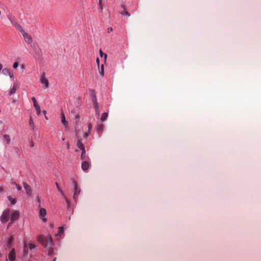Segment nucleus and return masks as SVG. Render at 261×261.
Instances as JSON below:
<instances>
[{"label":"nucleus","mask_w":261,"mask_h":261,"mask_svg":"<svg viewBox=\"0 0 261 261\" xmlns=\"http://www.w3.org/2000/svg\"><path fill=\"white\" fill-rule=\"evenodd\" d=\"M37 240L45 247H47L48 245L52 246L53 244L52 238L49 234L47 236L39 235Z\"/></svg>","instance_id":"1"},{"label":"nucleus","mask_w":261,"mask_h":261,"mask_svg":"<svg viewBox=\"0 0 261 261\" xmlns=\"http://www.w3.org/2000/svg\"><path fill=\"white\" fill-rule=\"evenodd\" d=\"M73 184L74 185V194H73V199L74 201L76 202L78 199V196L81 192V189L79 187L77 182L73 180Z\"/></svg>","instance_id":"2"},{"label":"nucleus","mask_w":261,"mask_h":261,"mask_svg":"<svg viewBox=\"0 0 261 261\" xmlns=\"http://www.w3.org/2000/svg\"><path fill=\"white\" fill-rule=\"evenodd\" d=\"M10 211L9 209H7L3 212L0 218L2 223H6L9 220L10 215Z\"/></svg>","instance_id":"3"},{"label":"nucleus","mask_w":261,"mask_h":261,"mask_svg":"<svg viewBox=\"0 0 261 261\" xmlns=\"http://www.w3.org/2000/svg\"><path fill=\"white\" fill-rule=\"evenodd\" d=\"M23 37L24 41L29 44H32L33 42V39L31 37V36L28 33H26L23 29H22V31H20Z\"/></svg>","instance_id":"4"},{"label":"nucleus","mask_w":261,"mask_h":261,"mask_svg":"<svg viewBox=\"0 0 261 261\" xmlns=\"http://www.w3.org/2000/svg\"><path fill=\"white\" fill-rule=\"evenodd\" d=\"M19 217V213L18 211L15 210L14 211L11 215L10 218V223H13L14 221L18 219Z\"/></svg>","instance_id":"5"},{"label":"nucleus","mask_w":261,"mask_h":261,"mask_svg":"<svg viewBox=\"0 0 261 261\" xmlns=\"http://www.w3.org/2000/svg\"><path fill=\"white\" fill-rule=\"evenodd\" d=\"M45 73L43 72L42 73L40 77V82L41 83L44 85L45 88H47L49 86V83L48 80L45 77Z\"/></svg>","instance_id":"6"},{"label":"nucleus","mask_w":261,"mask_h":261,"mask_svg":"<svg viewBox=\"0 0 261 261\" xmlns=\"http://www.w3.org/2000/svg\"><path fill=\"white\" fill-rule=\"evenodd\" d=\"M22 184L26 191L27 194L29 196H31L32 195V190L30 186L25 182H23Z\"/></svg>","instance_id":"7"},{"label":"nucleus","mask_w":261,"mask_h":261,"mask_svg":"<svg viewBox=\"0 0 261 261\" xmlns=\"http://www.w3.org/2000/svg\"><path fill=\"white\" fill-rule=\"evenodd\" d=\"M32 100L34 103V106L37 111V114L39 115L41 112L40 106L37 103V100L35 97H32Z\"/></svg>","instance_id":"8"},{"label":"nucleus","mask_w":261,"mask_h":261,"mask_svg":"<svg viewBox=\"0 0 261 261\" xmlns=\"http://www.w3.org/2000/svg\"><path fill=\"white\" fill-rule=\"evenodd\" d=\"M8 257L10 260L14 261L16 258L15 251L14 248H12L8 254Z\"/></svg>","instance_id":"9"},{"label":"nucleus","mask_w":261,"mask_h":261,"mask_svg":"<svg viewBox=\"0 0 261 261\" xmlns=\"http://www.w3.org/2000/svg\"><path fill=\"white\" fill-rule=\"evenodd\" d=\"M11 24L15 27L19 31H22L21 26L17 22V20L15 18L13 21H11Z\"/></svg>","instance_id":"10"},{"label":"nucleus","mask_w":261,"mask_h":261,"mask_svg":"<svg viewBox=\"0 0 261 261\" xmlns=\"http://www.w3.org/2000/svg\"><path fill=\"white\" fill-rule=\"evenodd\" d=\"M90 166V164L89 162L84 161L82 164V169L83 171H86L89 169Z\"/></svg>","instance_id":"11"},{"label":"nucleus","mask_w":261,"mask_h":261,"mask_svg":"<svg viewBox=\"0 0 261 261\" xmlns=\"http://www.w3.org/2000/svg\"><path fill=\"white\" fill-rule=\"evenodd\" d=\"M61 122L64 126H67L68 124V122L65 120V116L63 112H61Z\"/></svg>","instance_id":"12"},{"label":"nucleus","mask_w":261,"mask_h":261,"mask_svg":"<svg viewBox=\"0 0 261 261\" xmlns=\"http://www.w3.org/2000/svg\"><path fill=\"white\" fill-rule=\"evenodd\" d=\"M76 146H77V147L79 148H80L82 150H85V146H84V144L82 143L81 140H79L77 141V143H76Z\"/></svg>","instance_id":"13"},{"label":"nucleus","mask_w":261,"mask_h":261,"mask_svg":"<svg viewBox=\"0 0 261 261\" xmlns=\"http://www.w3.org/2000/svg\"><path fill=\"white\" fill-rule=\"evenodd\" d=\"M92 101L93 103V106H94V108L95 110L98 109V103L97 101V99H96L95 95H94V97L92 99Z\"/></svg>","instance_id":"14"},{"label":"nucleus","mask_w":261,"mask_h":261,"mask_svg":"<svg viewBox=\"0 0 261 261\" xmlns=\"http://www.w3.org/2000/svg\"><path fill=\"white\" fill-rule=\"evenodd\" d=\"M18 85L17 83H15L12 87V88L11 89L10 91V94L12 95L14 94L16 92V89L17 88Z\"/></svg>","instance_id":"15"},{"label":"nucleus","mask_w":261,"mask_h":261,"mask_svg":"<svg viewBox=\"0 0 261 261\" xmlns=\"http://www.w3.org/2000/svg\"><path fill=\"white\" fill-rule=\"evenodd\" d=\"M122 8H123V11L120 12V13L123 15H126L127 16H129L130 14H129V13L128 12H127L126 11L124 6L122 5Z\"/></svg>","instance_id":"16"},{"label":"nucleus","mask_w":261,"mask_h":261,"mask_svg":"<svg viewBox=\"0 0 261 261\" xmlns=\"http://www.w3.org/2000/svg\"><path fill=\"white\" fill-rule=\"evenodd\" d=\"M39 214L41 217H44L46 214V211L45 209H44L43 208H40V211H39Z\"/></svg>","instance_id":"17"},{"label":"nucleus","mask_w":261,"mask_h":261,"mask_svg":"<svg viewBox=\"0 0 261 261\" xmlns=\"http://www.w3.org/2000/svg\"><path fill=\"white\" fill-rule=\"evenodd\" d=\"M99 68V74L101 75V76H103L104 75V66L103 64L101 65L100 67H98Z\"/></svg>","instance_id":"18"},{"label":"nucleus","mask_w":261,"mask_h":261,"mask_svg":"<svg viewBox=\"0 0 261 261\" xmlns=\"http://www.w3.org/2000/svg\"><path fill=\"white\" fill-rule=\"evenodd\" d=\"M103 125L102 124H97V130L98 133H101L103 131Z\"/></svg>","instance_id":"19"},{"label":"nucleus","mask_w":261,"mask_h":261,"mask_svg":"<svg viewBox=\"0 0 261 261\" xmlns=\"http://www.w3.org/2000/svg\"><path fill=\"white\" fill-rule=\"evenodd\" d=\"M28 254V248L27 247L26 243H24L23 246V254L24 256L27 255Z\"/></svg>","instance_id":"20"},{"label":"nucleus","mask_w":261,"mask_h":261,"mask_svg":"<svg viewBox=\"0 0 261 261\" xmlns=\"http://www.w3.org/2000/svg\"><path fill=\"white\" fill-rule=\"evenodd\" d=\"M29 125L32 129H33V130L34 129L35 126H34V123L33 121V119H32V118L31 116H30V119H29Z\"/></svg>","instance_id":"21"},{"label":"nucleus","mask_w":261,"mask_h":261,"mask_svg":"<svg viewBox=\"0 0 261 261\" xmlns=\"http://www.w3.org/2000/svg\"><path fill=\"white\" fill-rule=\"evenodd\" d=\"M11 72V71L8 69V68H4L3 70H2V73L5 75H9V74H10V72Z\"/></svg>","instance_id":"22"},{"label":"nucleus","mask_w":261,"mask_h":261,"mask_svg":"<svg viewBox=\"0 0 261 261\" xmlns=\"http://www.w3.org/2000/svg\"><path fill=\"white\" fill-rule=\"evenodd\" d=\"M56 186L57 187V188L58 189V190L59 191V192L61 193V194L62 195V196H64V192L63 191V190L60 188V187H59V184L58 182H56Z\"/></svg>","instance_id":"23"},{"label":"nucleus","mask_w":261,"mask_h":261,"mask_svg":"<svg viewBox=\"0 0 261 261\" xmlns=\"http://www.w3.org/2000/svg\"><path fill=\"white\" fill-rule=\"evenodd\" d=\"M108 116V114L107 113H103L102 114V116L101 117V120L102 121H104L105 120H106L107 119Z\"/></svg>","instance_id":"24"},{"label":"nucleus","mask_w":261,"mask_h":261,"mask_svg":"<svg viewBox=\"0 0 261 261\" xmlns=\"http://www.w3.org/2000/svg\"><path fill=\"white\" fill-rule=\"evenodd\" d=\"M4 138L5 140L6 141L7 144H9L11 140L10 136L6 134L4 136Z\"/></svg>","instance_id":"25"},{"label":"nucleus","mask_w":261,"mask_h":261,"mask_svg":"<svg viewBox=\"0 0 261 261\" xmlns=\"http://www.w3.org/2000/svg\"><path fill=\"white\" fill-rule=\"evenodd\" d=\"M7 17L8 19L10 21V22L16 18L15 16H13L12 14H9V15H8Z\"/></svg>","instance_id":"26"},{"label":"nucleus","mask_w":261,"mask_h":261,"mask_svg":"<svg viewBox=\"0 0 261 261\" xmlns=\"http://www.w3.org/2000/svg\"><path fill=\"white\" fill-rule=\"evenodd\" d=\"M64 229L63 227H59L58 228V233L57 235L60 236L61 234L63 233Z\"/></svg>","instance_id":"27"},{"label":"nucleus","mask_w":261,"mask_h":261,"mask_svg":"<svg viewBox=\"0 0 261 261\" xmlns=\"http://www.w3.org/2000/svg\"><path fill=\"white\" fill-rule=\"evenodd\" d=\"M99 54H100V56L101 57H102L103 56H104V57H105V61L106 62V59H107V55L106 54H104L102 52L101 49H100V50H99Z\"/></svg>","instance_id":"28"},{"label":"nucleus","mask_w":261,"mask_h":261,"mask_svg":"<svg viewBox=\"0 0 261 261\" xmlns=\"http://www.w3.org/2000/svg\"><path fill=\"white\" fill-rule=\"evenodd\" d=\"M8 198L12 204H15L16 203V200L15 199L12 198L11 196H8Z\"/></svg>","instance_id":"29"},{"label":"nucleus","mask_w":261,"mask_h":261,"mask_svg":"<svg viewBox=\"0 0 261 261\" xmlns=\"http://www.w3.org/2000/svg\"><path fill=\"white\" fill-rule=\"evenodd\" d=\"M54 253V248L52 247H49L48 249V254L51 255Z\"/></svg>","instance_id":"30"},{"label":"nucleus","mask_w":261,"mask_h":261,"mask_svg":"<svg viewBox=\"0 0 261 261\" xmlns=\"http://www.w3.org/2000/svg\"><path fill=\"white\" fill-rule=\"evenodd\" d=\"M14 240V238L13 236H11L8 241V244L9 246H10Z\"/></svg>","instance_id":"31"},{"label":"nucleus","mask_w":261,"mask_h":261,"mask_svg":"<svg viewBox=\"0 0 261 261\" xmlns=\"http://www.w3.org/2000/svg\"><path fill=\"white\" fill-rule=\"evenodd\" d=\"M85 156H86V150H82V154L81 155V159L82 160H84L85 159Z\"/></svg>","instance_id":"32"},{"label":"nucleus","mask_w":261,"mask_h":261,"mask_svg":"<svg viewBox=\"0 0 261 261\" xmlns=\"http://www.w3.org/2000/svg\"><path fill=\"white\" fill-rule=\"evenodd\" d=\"M65 199L66 200V201L67 202V206H68V209H69V207H70V201L69 200H68V199L64 195V196H63Z\"/></svg>","instance_id":"33"},{"label":"nucleus","mask_w":261,"mask_h":261,"mask_svg":"<svg viewBox=\"0 0 261 261\" xmlns=\"http://www.w3.org/2000/svg\"><path fill=\"white\" fill-rule=\"evenodd\" d=\"M29 249L32 250V249L35 248L36 246L35 244H34L33 243H29Z\"/></svg>","instance_id":"34"},{"label":"nucleus","mask_w":261,"mask_h":261,"mask_svg":"<svg viewBox=\"0 0 261 261\" xmlns=\"http://www.w3.org/2000/svg\"><path fill=\"white\" fill-rule=\"evenodd\" d=\"M14 184L16 186V188H17V189L18 191L21 190L22 188H21V187L19 185H18V184H17L15 183V182H14Z\"/></svg>","instance_id":"35"},{"label":"nucleus","mask_w":261,"mask_h":261,"mask_svg":"<svg viewBox=\"0 0 261 261\" xmlns=\"http://www.w3.org/2000/svg\"><path fill=\"white\" fill-rule=\"evenodd\" d=\"M90 133V131H88V132H86V133L84 134V138H87V137H88V136L89 135Z\"/></svg>","instance_id":"36"},{"label":"nucleus","mask_w":261,"mask_h":261,"mask_svg":"<svg viewBox=\"0 0 261 261\" xmlns=\"http://www.w3.org/2000/svg\"><path fill=\"white\" fill-rule=\"evenodd\" d=\"M18 66V64L17 62H15L14 64H13V67L14 68H16Z\"/></svg>","instance_id":"37"},{"label":"nucleus","mask_w":261,"mask_h":261,"mask_svg":"<svg viewBox=\"0 0 261 261\" xmlns=\"http://www.w3.org/2000/svg\"><path fill=\"white\" fill-rule=\"evenodd\" d=\"M92 128V125L91 123H89L88 125V131L91 132V130Z\"/></svg>","instance_id":"38"},{"label":"nucleus","mask_w":261,"mask_h":261,"mask_svg":"<svg viewBox=\"0 0 261 261\" xmlns=\"http://www.w3.org/2000/svg\"><path fill=\"white\" fill-rule=\"evenodd\" d=\"M113 31V28L112 27H110L108 29V32L110 33Z\"/></svg>","instance_id":"39"},{"label":"nucleus","mask_w":261,"mask_h":261,"mask_svg":"<svg viewBox=\"0 0 261 261\" xmlns=\"http://www.w3.org/2000/svg\"><path fill=\"white\" fill-rule=\"evenodd\" d=\"M95 113H96V114L98 116H99V109H96V110H95Z\"/></svg>","instance_id":"40"},{"label":"nucleus","mask_w":261,"mask_h":261,"mask_svg":"<svg viewBox=\"0 0 261 261\" xmlns=\"http://www.w3.org/2000/svg\"><path fill=\"white\" fill-rule=\"evenodd\" d=\"M96 63L97 64L98 66H99V59L97 58L96 59Z\"/></svg>","instance_id":"41"},{"label":"nucleus","mask_w":261,"mask_h":261,"mask_svg":"<svg viewBox=\"0 0 261 261\" xmlns=\"http://www.w3.org/2000/svg\"><path fill=\"white\" fill-rule=\"evenodd\" d=\"M9 75L10 76V78L12 79L13 76V73L12 72H10V74H9Z\"/></svg>","instance_id":"42"},{"label":"nucleus","mask_w":261,"mask_h":261,"mask_svg":"<svg viewBox=\"0 0 261 261\" xmlns=\"http://www.w3.org/2000/svg\"><path fill=\"white\" fill-rule=\"evenodd\" d=\"M66 145H67V149H69V142H67Z\"/></svg>","instance_id":"43"},{"label":"nucleus","mask_w":261,"mask_h":261,"mask_svg":"<svg viewBox=\"0 0 261 261\" xmlns=\"http://www.w3.org/2000/svg\"><path fill=\"white\" fill-rule=\"evenodd\" d=\"M102 0H99V6H101V5Z\"/></svg>","instance_id":"44"},{"label":"nucleus","mask_w":261,"mask_h":261,"mask_svg":"<svg viewBox=\"0 0 261 261\" xmlns=\"http://www.w3.org/2000/svg\"><path fill=\"white\" fill-rule=\"evenodd\" d=\"M79 118H80L79 115H76L75 116V118H76V119H79Z\"/></svg>","instance_id":"45"},{"label":"nucleus","mask_w":261,"mask_h":261,"mask_svg":"<svg viewBox=\"0 0 261 261\" xmlns=\"http://www.w3.org/2000/svg\"><path fill=\"white\" fill-rule=\"evenodd\" d=\"M3 192V188L2 187H0V193Z\"/></svg>","instance_id":"46"},{"label":"nucleus","mask_w":261,"mask_h":261,"mask_svg":"<svg viewBox=\"0 0 261 261\" xmlns=\"http://www.w3.org/2000/svg\"><path fill=\"white\" fill-rule=\"evenodd\" d=\"M42 220H43V222H46L47 219L46 218H43Z\"/></svg>","instance_id":"47"},{"label":"nucleus","mask_w":261,"mask_h":261,"mask_svg":"<svg viewBox=\"0 0 261 261\" xmlns=\"http://www.w3.org/2000/svg\"><path fill=\"white\" fill-rule=\"evenodd\" d=\"M99 7H100V9L101 11H102L103 10V8H102V5L99 6Z\"/></svg>","instance_id":"48"},{"label":"nucleus","mask_w":261,"mask_h":261,"mask_svg":"<svg viewBox=\"0 0 261 261\" xmlns=\"http://www.w3.org/2000/svg\"><path fill=\"white\" fill-rule=\"evenodd\" d=\"M43 113L44 114H46V111H45V110H43Z\"/></svg>","instance_id":"49"},{"label":"nucleus","mask_w":261,"mask_h":261,"mask_svg":"<svg viewBox=\"0 0 261 261\" xmlns=\"http://www.w3.org/2000/svg\"><path fill=\"white\" fill-rule=\"evenodd\" d=\"M12 223H10V222L9 223L8 227H9Z\"/></svg>","instance_id":"50"},{"label":"nucleus","mask_w":261,"mask_h":261,"mask_svg":"<svg viewBox=\"0 0 261 261\" xmlns=\"http://www.w3.org/2000/svg\"><path fill=\"white\" fill-rule=\"evenodd\" d=\"M56 258H55L53 260V261H56Z\"/></svg>","instance_id":"51"},{"label":"nucleus","mask_w":261,"mask_h":261,"mask_svg":"<svg viewBox=\"0 0 261 261\" xmlns=\"http://www.w3.org/2000/svg\"><path fill=\"white\" fill-rule=\"evenodd\" d=\"M2 256V253H0V257Z\"/></svg>","instance_id":"52"},{"label":"nucleus","mask_w":261,"mask_h":261,"mask_svg":"<svg viewBox=\"0 0 261 261\" xmlns=\"http://www.w3.org/2000/svg\"><path fill=\"white\" fill-rule=\"evenodd\" d=\"M65 140V138H62V140L64 141Z\"/></svg>","instance_id":"53"}]
</instances>
